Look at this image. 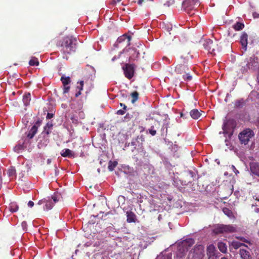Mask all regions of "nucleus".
Segmentation results:
<instances>
[{"label": "nucleus", "instance_id": "23", "mask_svg": "<svg viewBox=\"0 0 259 259\" xmlns=\"http://www.w3.org/2000/svg\"><path fill=\"white\" fill-rule=\"evenodd\" d=\"M31 100V95L30 93L25 94L23 96V102L25 106H28Z\"/></svg>", "mask_w": 259, "mask_h": 259}, {"label": "nucleus", "instance_id": "5", "mask_svg": "<svg viewBox=\"0 0 259 259\" xmlns=\"http://www.w3.org/2000/svg\"><path fill=\"white\" fill-rule=\"evenodd\" d=\"M204 250L203 246L202 245H196L191 251L188 256V259H202Z\"/></svg>", "mask_w": 259, "mask_h": 259}, {"label": "nucleus", "instance_id": "19", "mask_svg": "<svg viewBox=\"0 0 259 259\" xmlns=\"http://www.w3.org/2000/svg\"><path fill=\"white\" fill-rule=\"evenodd\" d=\"M233 28L235 31H240L244 27L243 22L237 21L232 26Z\"/></svg>", "mask_w": 259, "mask_h": 259}, {"label": "nucleus", "instance_id": "59", "mask_svg": "<svg viewBox=\"0 0 259 259\" xmlns=\"http://www.w3.org/2000/svg\"><path fill=\"white\" fill-rule=\"evenodd\" d=\"M121 0H114V3H116V2H120Z\"/></svg>", "mask_w": 259, "mask_h": 259}, {"label": "nucleus", "instance_id": "46", "mask_svg": "<svg viewBox=\"0 0 259 259\" xmlns=\"http://www.w3.org/2000/svg\"><path fill=\"white\" fill-rule=\"evenodd\" d=\"M251 208H252V209H253V211H254L255 212H258L259 211V208L256 207L255 206H254L253 204L251 206Z\"/></svg>", "mask_w": 259, "mask_h": 259}, {"label": "nucleus", "instance_id": "35", "mask_svg": "<svg viewBox=\"0 0 259 259\" xmlns=\"http://www.w3.org/2000/svg\"><path fill=\"white\" fill-rule=\"evenodd\" d=\"M117 164V162L110 161L108 165V169L110 171H112Z\"/></svg>", "mask_w": 259, "mask_h": 259}, {"label": "nucleus", "instance_id": "63", "mask_svg": "<svg viewBox=\"0 0 259 259\" xmlns=\"http://www.w3.org/2000/svg\"><path fill=\"white\" fill-rule=\"evenodd\" d=\"M257 82H258V83L259 84V77H257Z\"/></svg>", "mask_w": 259, "mask_h": 259}, {"label": "nucleus", "instance_id": "30", "mask_svg": "<svg viewBox=\"0 0 259 259\" xmlns=\"http://www.w3.org/2000/svg\"><path fill=\"white\" fill-rule=\"evenodd\" d=\"M29 63L30 66H38L39 62L36 58L32 57L30 60Z\"/></svg>", "mask_w": 259, "mask_h": 259}, {"label": "nucleus", "instance_id": "42", "mask_svg": "<svg viewBox=\"0 0 259 259\" xmlns=\"http://www.w3.org/2000/svg\"><path fill=\"white\" fill-rule=\"evenodd\" d=\"M70 89V87L67 85H64L63 93H67L68 92Z\"/></svg>", "mask_w": 259, "mask_h": 259}, {"label": "nucleus", "instance_id": "7", "mask_svg": "<svg viewBox=\"0 0 259 259\" xmlns=\"http://www.w3.org/2000/svg\"><path fill=\"white\" fill-rule=\"evenodd\" d=\"M199 5V0H185L183 2V7L185 11L189 14L190 11L194 10L195 6Z\"/></svg>", "mask_w": 259, "mask_h": 259}, {"label": "nucleus", "instance_id": "40", "mask_svg": "<svg viewBox=\"0 0 259 259\" xmlns=\"http://www.w3.org/2000/svg\"><path fill=\"white\" fill-rule=\"evenodd\" d=\"M79 85L77 87V89L79 90V91H81L83 89V81H80L79 82Z\"/></svg>", "mask_w": 259, "mask_h": 259}, {"label": "nucleus", "instance_id": "34", "mask_svg": "<svg viewBox=\"0 0 259 259\" xmlns=\"http://www.w3.org/2000/svg\"><path fill=\"white\" fill-rule=\"evenodd\" d=\"M244 105V101L243 99L237 100L235 102V105L237 107H242Z\"/></svg>", "mask_w": 259, "mask_h": 259}, {"label": "nucleus", "instance_id": "8", "mask_svg": "<svg viewBox=\"0 0 259 259\" xmlns=\"http://www.w3.org/2000/svg\"><path fill=\"white\" fill-rule=\"evenodd\" d=\"M236 231V228L232 225H220L214 229V232L216 234L224 233H232Z\"/></svg>", "mask_w": 259, "mask_h": 259}, {"label": "nucleus", "instance_id": "11", "mask_svg": "<svg viewBox=\"0 0 259 259\" xmlns=\"http://www.w3.org/2000/svg\"><path fill=\"white\" fill-rule=\"evenodd\" d=\"M203 46L205 49L208 51L209 53L213 54L215 50V44L213 41L210 39H205L203 44Z\"/></svg>", "mask_w": 259, "mask_h": 259}, {"label": "nucleus", "instance_id": "54", "mask_svg": "<svg viewBox=\"0 0 259 259\" xmlns=\"http://www.w3.org/2000/svg\"><path fill=\"white\" fill-rule=\"evenodd\" d=\"M144 2V0H138V4L139 5L141 6L142 4V3Z\"/></svg>", "mask_w": 259, "mask_h": 259}, {"label": "nucleus", "instance_id": "48", "mask_svg": "<svg viewBox=\"0 0 259 259\" xmlns=\"http://www.w3.org/2000/svg\"><path fill=\"white\" fill-rule=\"evenodd\" d=\"M34 205V202L32 201H29L28 203V206L30 207H32Z\"/></svg>", "mask_w": 259, "mask_h": 259}, {"label": "nucleus", "instance_id": "56", "mask_svg": "<svg viewBox=\"0 0 259 259\" xmlns=\"http://www.w3.org/2000/svg\"><path fill=\"white\" fill-rule=\"evenodd\" d=\"M81 94V91H79L75 94V97H78Z\"/></svg>", "mask_w": 259, "mask_h": 259}, {"label": "nucleus", "instance_id": "9", "mask_svg": "<svg viewBox=\"0 0 259 259\" xmlns=\"http://www.w3.org/2000/svg\"><path fill=\"white\" fill-rule=\"evenodd\" d=\"M125 76L128 79H131L134 74L135 66L134 64H126L122 67Z\"/></svg>", "mask_w": 259, "mask_h": 259}, {"label": "nucleus", "instance_id": "6", "mask_svg": "<svg viewBox=\"0 0 259 259\" xmlns=\"http://www.w3.org/2000/svg\"><path fill=\"white\" fill-rule=\"evenodd\" d=\"M254 136L252 130L247 128L241 132L238 136L239 139L242 144L246 145L248 144L250 139Z\"/></svg>", "mask_w": 259, "mask_h": 259}, {"label": "nucleus", "instance_id": "18", "mask_svg": "<svg viewBox=\"0 0 259 259\" xmlns=\"http://www.w3.org/2000/svg\"><path fill=\"white\" fill-rule=\"evenodd\" d=\"M127 222L128 223L135 222L136 215L132 211L126 212Z\"/></svg>", "mask_w": 259, "mask_h": 259}, {"label": "nucleus", "instance_id": "4", "mask_svg": "<svg viewBox=\"0 0 259 259\" xmlns=\"http://www.w3.org/2000/svg\"><path fill=\"white\" fill-rule=\"evenodd\" d=\"M145 140L144 136L143 135L138 136L136 138L133 139L131 142V145L134 147L135 149H137L140 155L143 157L148 156V154L145 151L143 146V143Z\"/></svg>", "mask_w": 259, "mask_h": 259}, {"label": "nucleus", "instance_id": "43", "mask_svg": "<svg viewBox=\"0 0 259 259\" xmlns=\"http://www.w3.org/2000/svg\"><path fill=\"white\" fill-rule=\"evenodd\" d=\"M230 168L235 173L236 175H237L239 173V171L237 170L234 165H232Z\"/></svg>", "mask_w": 259, "mask_h": 259}, {"label": "nucleus", "instance_id": "52", "mask_svg": "<svg viewBox=\"0 0 259 259\" xmlns=\"http://www.w3.org/2000/svg\"><path fill=\"white\" fill-rule=\"evenodd\" d=\"M240 240L244 242H246L250 244V242L244 238H240Z\"/></svg>", "mask_w": 259, "mask_h": 259}, {"label": "nucleus", "instance_id": "60", "mask_svg": "<svg viewBox=\"0 0 259 259\" xmlns=\"http://www.w3.org/2000/svg\"><path fill=\"white\" fill-rule=\"evenodd\" d=\"M225 126H226V124H224V126H223V130H224V131H225V130H225Z\"/></svg>", "mask_w": 259, "mask_h": 259}, {"label": "nucleus", "instance_id": "38", "mask_svg": "<svg viewBox=\"0 0 259 259\" xmlns=\"http://www.w3.org/2000/svg\"><path fill=\"white\" fill-rule=\"evenodd\" d=\"M165 30L169 32L170 31H176V30H173V27L170 24H167L165 26Z\"/></svg>", "mask_w": 259, "mask_h": 259}, {"label": "nucleus", "instance_id": "24", "mask_svg": "<svg viewBox=\"0 0 259 259\" xmlns=\"http://www.w3.org/2000/svg\"><path fill=\"white\" fill-rule=\"evenodd\" d=\"M52 127V123L48 122L44 127V131L42 132V134L47 135L48 136L51 132Z\"/></svg>", "mask_w": 259, "mask_h": 259}, {"label": "nucleus", "instance_id": "47", "mask_svg": "<svg viewBox=\"0 0 259 259\" xmlns=\"http://www.w3.org/2000/svg\"><path fill=\"white\" fill-rule=\"evenodd\" d=\"M221 29V28L220 26H217L216 27H213L212 29L211 30V31H219V30H220Z\"/></svg>", "mask_w": 259, "mask_h": 259}, {"label": "nucleus", "instance_id": "21", "mask_svg": "<svg viewBox=\"0 0 259 259\" xmlns=\"http://www.w3.org/2000/svg\"><path fill=\"white\" fill-rule=\"evenodd\" d=\"M215 248L212 244H210L207 248V254L210 257L215 254Z\"/></svg>", "mask_w": 259, "mask_h": 259}, {"label": "nucleus", "instance_id": "51", "mask_svg": "<svg viewBox=\"0 0 259 259\" xmlns=\"http://www.w3.org/2000/svg\"><path fill=\"white\" fill-rule=\"evenodd\" d=\"M102 244V243L100 241H97L94 243V246H99Z\"/></svg>", "mask_w": 259, "mask_h": 259}, {"label": "nucleus", "instance_id": "3", "mask_svg": "<svg viewBox=\"0 0 259 259\" xmlns=\"http://www.w3.org/2000/svg\"><path fill=\"white\" fill-rule=\"evenodd\" d=\"M258 64V59L257 57L253 56L244 59L240 63L241 70L242 73L247 72L248 70H254Z\"/></svg>", "mask_w": 259, "mask_h": 259}, {"label": "nucleus", "instance_id": "1", "mask_svg": "<svg viewBox=\"0 0 259 259\" xmlns=\"http://www.w3.org/2000/svg\"><path fill=\"white\" fill-rule=\"evenodd\" d=\"M77 39L71 35H68L60 41L61 51L63 54V58L68 59L67 55L75 51Z\"/></svg>", "mask_w": 259, "mask_h": 259}, {"label": "nucleus", "instance_id": "25", "mask_svg": "<svg viewBox=\"0 0 259 259\" xmlns=\"http://www.w3.org/2000/svg\"><path fill=\"white\" fill-rule=\"evenodd\" d=\"M218 247L219 250L223 253L226 252L227 247L226 244L223 242H219L218 243Z\"/></svg>", "mask_w": 259, "mask_h": 259}, {"label": "nucleus", "instance_id": "39", "mask_svg": "<svg viewBox=\"0 0 259 259\" xmlns=\"http://www.w3.org/2000/svg\"><path fill=\"white\" fill-rule=\"evenodd\" d=\"M150 134L152 136H154L156 134V131L154 129V126H152L150 128L149 130Z\"/></svg>", "mask_w": 259, "mask_h": 259}, {"label": "nucleus", "instance_id": "61", "mask_svg": "<svg viewBox=\"0 0 259 259\" xmlns=\"http://www.w3.org/2000/svg\"><path fill=\"white\" fill-rule=\"evenodd\" d=\"M84 245L85 246H87H87H90V244H88V243H85V244H84Z\"/></svg>", "mask_w": 259, "mask_h": 259}, {"label": "nucleus", "instance_id": "64", "mask_svg": "<svg viewBox=\"0 0 259 259\" xmlns=\"http://www.w3.org/2000/svg\"><path fill=\"white\" fill-rule=\"evenodd\" d=\"M257 97L259 98V93H257Z\"/></svg>", "mask_w": 259, "mask_h": 259}, {"label": "nucleus", "instance_id": "26", "mask_svg": "<svg viewBox=\"0 0 259 259\" xmlns=\"http://www.w3.org/2000/svg\"><path fill=\"white\" fill-rule=\"evenodd\" d=\"M186 68L187 67L186 65L184 64H179L176 67L175 70L179 73H182L183 72H185Z\"/></svg>", "mask_w": 259, "mask_h": 259}, {"label": "nucleus", "instance_id": "45", "mask_svg": "<svg viewBox=\"0 0 259 259\" xmlns=\"http://www.w3.org/2000/svg\"><path fill=\"white\" fill-rule=\"evenodd\" d=\"M51 199H52L54 204L58 201V200L57 199V197L56 196H53Z\"/></svg>", "mask_w": 259, "mask_h": 259}, {"label": "nucleus", "instance_id": "62", "mask_svg": "<svg viewBox=\"0 0 259 259\" xmlns=\"http://www.w3.org/2000/svg\"><path fill=\"white\" fill-rule=\"evenodd\" d=\"M221 259H228V258L226 257H223Z\"/></svg>", "mask_w": 259, "mask_h": 259}, {"label": "nucleus", "instance_id": "44", "mask_svg": "<svg viewBox=\"0 0 259 259\" xmlns=\"http://www.w3.org/2000/svg\"><path fill=\"white\" fill-rule=\"evenodd\" d=\"M125 110L123 109V110H119L117 111V114H118V115H123L124 113H125V111H124Z\"/></svg>", "mask_w": 259, "mask_h": 259}, {"label": "nucleus", "instance_id": "58", "mask_svg": "<svg viewBox=\"0 0 259 259\" xmlns=\"http://www.w3.org/2000/svg\"><path fill=\"white\" fill-rule=\"evenodd\" d=\"M227 212H229V209H224V212L225 213H226V212H227Z\"/></svg>", "mask_w": 259, "mask_h": 259}, {"label": "nucleus", "instance_id": "55", "mask_svg": "<svg viewBox=\"0 0 259 259\" xmlns=\"http://www.w3.org/2000/svg\"><path fill=\"white\" fill-rule=\"evenodd\" d=\"M120 105L121 107H123V109H124V110L126 109V106L124 104H123L122 103H120Z\"/></svg>", "mask_w": 259, "mask_h": 259}, {"label": "nucleus", "instance_id": "50", "mask_svg": "<svg viewBox=\"0 0 259 259\" xmlns=\"http://www.w3.org/2000/svg\"><path fill=\"white\" fill-rule=\"evenodd\" d=\"M53 117V114L48 113L47 115V118L48 119H51Z\"/></svg>", "mask_w": 259, "mask_h": 259}, {"label": "nucleus", "instance_id": "41", "mask_svg": "<svg viewBox=\"0 0 259 259\" xmlns=\"http://www.w3.org/2000/svg\"><path fill=\"white\" fill-rule=\"evenodd\" d=\"M9 175L10 176H14L15 174V169L14 168H11L9 169Z\"/></svg>", "mask_w": 259, "mask_h": 259}, {"label": "nucleus", "instance_id": "28", "mask_svg": "<svg viewBox=\"0 0 259 259\" xmlns=\"http://www.w3.org/2000/svg\"><path fill=\"white\" fill-rule=\"evenodd\" d=\"M49 143V139L48 138L45 139L44 140H40L37 144L38 148L41 149L46 147Z\"/></svg>", "mask_w": 259, "mask_h": 259}, {"label": "nucleus", "instance_id": "36", "mask_svg": "<svg viewBox=\"0 0 259 259\" xmlns=\"http://www.w3.org/2000/svg\"><path fill=\"white\" fill-rule=\"evenodd\" d=\"M167 127H168V123L165 121L162 126V128H161V131H162V134H165V135L167 134Z\"/></svg>", "mask_w": 259, "mask_h": 259}, {"label": "nucleus", "instance_id": "17", "mask_svg": "<svg viewBox=\"0 0 259 259\" xmlns=\"http://www.w3.org/2000/svg\"><path fill=\"white\" fill-rule=\"evenodd\" d=\"M247 35L246 33H243L241 36L240 39V42L241 45L243 46L245 51L246 50V47L247 45Z\"/></svg>", "mask_w": 259, "mask_h": 259}, {"label": "nucleus", "instance_id": "12", "mask_svg": "<svg viewBox=\"0 0 259 259\" xmlns=\"http://www.w3.org/2000/svg\"><path fill=\"white\" fill-rule=\"evenodd\" d=\"M131 36L128 35V33H123V35H122L118 38L117 41L118 42L121 43L125 40H126V42L127 43V45L128 46L130 45V41L131 40Z\"/></svg>", "mask_w": 259, "mask_h": 259}, {"label": "nucleus", "instance_id": "2", "mask_svg": "<svg viewBox=\"0 0 259 259\" xmlns=\"http://www.w3.org/2000/svg\"><path fill=\"white\" fill-rule=\"evenodd\" d=\"M194 239L192 238H188L183 241L178 246L175 259H184L186 252L194 244Z\"/></svg>", "mask_w": 259, "mask_h": 259}, {"label": "nucleus", "instance_id": "20", "mask_svg": "<svg viewBox=\"0 0 259 259\" xmlns=\"http://www.w3.org/2000/svg\"><path fill=\"white\" fill-rule=\"evenodd\" d=\"M190 115L192 118L194 119H198L201 115V113L198 111V110L194 109L190 111Z\"/></svg>", "mask_w": 259, "mask_h": 259}, {"label": "nucleus", "instance_id": "27", "mask_svg": "<svg viewBox=\"0 0 259 259\" xmlns=\"http://www.w3.org/2000/svg\"><path fill=\"white\" fill-rule=\"evenodd\" d=\"M231 246L235 249H237L242 246L247 247V246L245 245L244 244H243V243H241L238 241H233L231 242Z\"/></svg>", "mask_w": 259, "mask_h": 259}, {"label": "nucleus", "instance_id": "29", "mask_svg": "<svg viewBox=\"0 0 259 259\" xmlns=\"http://www.w3.org/2000/svg\"><path fill=\"white\" fill-rule=\"evenodd\" d=\"M9 209L12 212H16L18 210V206L16 202H11L9 205Z\"/></svg>", "mask_w": 259, "mask_h": 259}, {"label": "nucleus", "instance_id": "14", "mask_svg": "<svg viewBox=\"0 0 259 259\" xmlns=\"http://www.w3.org/2000/svg\"><path fill=\"white\" fill-rule=\"evenodd\" d=\"M159 2L164 8L170 7L175 4V0H159Z\"/></svg>", "mask_w": 259, "mask_h": 259}, {"label": "nucleus", "instance_id": "49", "mask_svg": "<svg viewBox=\"0 0 259 259\" xmlns=\"http://www.w3.org/2000/svg\"><path fill=\"white\" fill-rule=\"evenodd\" d=\"M186 77V79L188 80H190L192 78V76L189 74H186L184 76V78Z\"/></svg>", "mask_w": 259, "mask_h": 259}, {"label": "nucleus", "instance_id": "31", "mask_svg": "<svg viewBox=\"0 0 259 259\" xmlns=\"http://www.w3.org/2000/svg\"><path fill=\"white\" fill-rule=\"evenodd\" d=\"M61 80L63 84L64 85H67L70 82V78L69 77L66 76H62L61 78Z\"/></svg>", "mask_w": 259, "mask_h": 259}, {"label": "nucleus", "instance_id": "37", "mask_svg": "<svg viewBox=\"0 0 259 259\" xmlns=\"http://www.w3.org/2000/svg\"><path fill=\"white\" fill-rule=\"evenodd\" d=\"M134 52V54L130 57V60H134L136 58L138 57L139 53L137 52L136 50H133Z\"/></svg>", "mask_w": 259, "mask_h": 259}, {"label": "nucleus", "instance_id": "33", "mask_svg": "<svg viewBox=\"0 0 259 259\" xmlns=\"http://www.w3.org/2000/svg\"><path fill=\"white\" fill-rule=\"evenodd\" d=\"M131 96L132 97V102L133 103H135L136 101H137L139 97V94L137 92H134L132 93Z\"/></svg>", "mask_w": 259, "mask_h": 259}, {"label": "nucleus", "instance_id": "57", "mask_svg": "<svg viewBox=\"0 0 259 259\" xmlns=\"http://www.w3.org/2000/svg\"><path fill=\"white\" fill-rule=\"evenodd\" d=\"M253 17L254 18H257L259 16V14H257V13H254L253 14Z\"/></svg>", "mask_w": 259, "mask_h": 259}, {"label": "nucleus", "instance_id": "32", "mask_svg": "<svg viewBox=\"0 0 259 259\" xmlns=\"http://www.w3.org/2000/svg\"><path fill=\"white\" fill-rule=\"evenodd\" d=\"M157 259H172V254L168 253L165 255L162 254L158 256Z\"/></svg>", "mask_w": 259, "mask_h": 259}, {"label": "nucleus", "instance_id": "10", "mask_svg": "<svg viewBox=\"0 0 259 259\" xmlns=\"http://www.w3.org/2000/svg\"><path fill=\"white\" fill-rule=\"evenodd\" d=\"M37 205H43L44 210L45 211H48L53 208L54 203L50 197H47L39 200L37 203Z\"/></svg>", "mask_w": 259, "mask_h": 259}, {"label": "nucleus", "instance_id": "15", "mask_svg": "<svg viewBox=\"0 0 259 259\" xmlns=\"http://www.w3.org/2000/svg\"><path fill=\"white\" fill-rule=\"evenodd\" d=\"M239 253L242 259H250L251 258L249 252L244 249H240Z\"/></svg>", "mask_w": 259, "mask_h": 259}, {"label": "nucleus", "instance_id": "16", "mask_svg": "<svg viewBox=\"0 0 259 259\" xmlns=\"http://www.w3.org/2000/svg\"><path fill=\"white\" fill-rule=\"evenodd\" d=\"M251 172L259 177V163H254L250 165Z\"/></svg>", "mask_w": 259, "mask_h": 259}, {"label": "nucleus", "instance_id": "53", "mask_svg": "<svg viewBox=\"0 0 259 259\" xmlns=\"http://www.w3.org/2000/svg\"><path fill=\"white\" fill-rule=\"evenodd\" d=\"M26 226V222H23L22 223V227H23L24 230L25 229V228Z\"/></svg>", "mask_w": 259, "mask_h": 259}, {"label": "nucleus", "instance_id": "22", "mask_svg": "<svg viewBox=\"0 0 259 259\" xmlns=\"http://www.w3.org/2000/svg\"><path fill=\"white\" fill-rule=\"evenodd\" d=\"M37 131V127L36 125H34L31 127L30 130L29 131V132L27 134V137L29 139H32L34 137V136L35 135Z\"/></svg>", "mask_w": 259, "mask_h": 259}, {"label": "nucleus", "instance_id": "13", "mask_svg": "<svg viewBox=\"0 0 259 259\" xmlns=\"http://www.w3.org/2000/svg\"><path fill=\"white\" fill-rule=\"evenodd\" d=\"M60 154L64 157H74V152L69 149H64L61 152Z\"/></svg>", "mask_w": 259, "mask_h": 259}]
</instances>
